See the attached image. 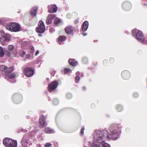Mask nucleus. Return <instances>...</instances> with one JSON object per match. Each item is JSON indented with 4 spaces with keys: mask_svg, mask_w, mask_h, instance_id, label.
<instances>
[{
    "mask_svg": "<svg viewBox=\"0 0 147 147\" xmlns=\"http://www.w3.org/2000/svg\"><path fill=\"white\" fill-rule=\"evenodd\" d=\"M6 27L8 30L15 32L19 31L20 28V25L15 22L7 24Z\"/></svg>",
    "mask_w": 147,
    "mask_h": 147,
    "instance_id": "nucleus-2",
    "label": "nucleus"
},
{
    "mask_svg": "<svg viewBox=\"0 0 147 147\" xmlns=\"http://www.w3.org/2000/svg\"><path fill=\"white\" fill-rule=\"evenodd\" d=\"M55 15L54 14H49L46 19V24L47 25L51 24L52 22V20L55 18Z\"/></svg>",
    "mask_w": 147,
    "mask_h": 147,
    "instance_id": "nucleus-12",
    "label": "nucleus"
},
{
    "mask_svg": "<svg viewBox=\"0 0 147 147\" xmlns=\"http://www.w3.org/2000/svg\"><path fill=\"white\" fill-rule=\"evenodd\" d=\"M108 61L106 59L104 60L103 62V64L104 65H107L108 64Z\"/></svg>",
    "mask_w": 147,
    "mask_h": 147,
    "instance_id": "nucleus-40",
    "label": "nucleus"
},
{
    "mask_svg": "<svg viewBox=\"0 0 147 147\" xmlns=\"http://www.w3.org/2000/svg\"><path fill=\"white\" fill-rule=\"evenodd\" d=\"M118 129L119 128L117 125H112L109 127L111 134L109 135H108V132L106 130L98 131L94 136V138L97 140L98 144H95L94 147H110L109 144L105 143L106 138L104 136L106 135L108 139H111V138L114 140H116L119 136L118 133Z\"/></svg>",
    "mask_w": 147,
    "mask_h": 147,
    "instance_id": "nucleus-1",
    "label": "nucleus"
},
{
    "mask_svg": "<svg viewBox=\"0 0 147 147\" xmlns=\"http://www.w3.org/2000/svg\"><path fill=\"white\" fill-rule=\"evenodd\" d=\"M38 36H41V34H39Z\"/></svg>",
    "mask_w": 147,
    "mask_h": 147,
    "instance_id": "nucleus-51",
    "label": "nucleus"
},
{
    "mask_svg": "<svg viewBox=\"0 0 147 147\" xmlns=\"http://www.w3.org/2000/svg\"><path fill=\"white\" fill-rule=\"evenodd\" d=\"M144 5H146V4H144Z\"/></svg>",
    "mask_w": 147,
    "mask_h": 147,
    "instance_id": "nucleus-54",
    "label": "nucleus"
},
{
    "mask_svg": "<svg viewBox=\"0 0 147 147\" xmlns=\"http://www.w3.org/2000/svg\"><path fill=\"white\" fill-rule=\"evenodd\" d=\"M80 73L79 72H77L76 73V75H79Z\"/></svg>",
    "mask_w": 147,
    "mask_h": 147,
    "instance_id": "nucleus-49",
    "label": "nucleus"
},
{
    "mask_svg": "<svg viewBox=\"0 0 147 147\" xmlns=\"http://www.w3.org/2000/svg\"><path fill=\"white\" fill-rule=\"evenodd\" d=\"M39 51L37 50L36 52L35 55L37 56L39 54Z\"/></svg>",
    "mask_w": 147,
    "mask_h": 147,
    "instance_id": "nucleus-46",
    "label": "nucleus"
},
{
    "mask_svg": "<svg viewBox=\"0 0 147 147\" xmlns=\"http://www.w3.org/2000/svg\"><path fill=\"white\" fill-rule=\"evenodd\" d=\"M13 102L16 104H18L22 101V97L21 95L19 94L16 93L13 95L12 96Z\"/></svg>",
    "mask_w": 147,
    "mask_h": 147,
    "instance_id": "nucleus-5",
    "label": "nucleus"
},
{
    "mask_svg": "<svg viewBox=\"0 0 147 147\" xmlns=\"http://www.w3.org/2000/svg\"><path fill=\"white\" fill-rule=\"evenodd\" d=\"M136 38L137 40L141 42L145 43V38L142 32L139 30L136 34Z\"/></svg>",
    "mask_w": 147,
    "mask_h": 147,
    "instance_id": "nucleus-6",
    "label": "nucleus"
},
{
    "mask_svg": "<svg viewBox=\"0 0 147 147\" xmlns=\"http://www.w3.org/2000/svg\"><path fill=\"white\" fill-rule=\"evenodd\" d=\"M45 117L43 115L41 116L40 117L39 122L40 124V126L42 128H43L45 125Z\"/></svg>",
    "mask_w": 147,
    "mask_h": 147,
    "instance_id": "nucleus-13",
    "label": "nucleus"
},
{
    "mask_svg": "<svg viewBox=\"0 0 147 147\" xmlns=\"http://www.w3.org/2000/svg\"><path fill=\"white\" fill-rule=\"evenodd\" d=\"M2 36H3L6 40H9L10 38V36L8 34H5L3 31H1L0 32Z\"/></svg>",
    "mask_w": 147,
    "mask_h": 147,
    "instance_id": "nucleus-19",
    "label": "nucleus"
},
{
    "mask_svg": "<svg viewBox=\"0 0 147 147\" xmlns=\"http://www.w3.org/2000/svg\"><path fill=\"white\" fill-rule=\"evenodd\" d=\"M121 76L122 78L125 80L129 79L131 76L130 72L127 70L123 71L121 73Z\"/></svg>",
    "mask_w": 147,
    "mask_h": 147,
    "instance_id": "nucleus-10",
    "label": "nucleus"
},
{
    "mask_svg": "<svg viewBox=\"0 0 147 147\" xmlns=\"http://www.w3.org/2000/svg\"><path fill=\"white\" fill-rule=\"evenodd\" d=\"M94 106V104H92V105H91V106L92 107V106Z\"/></svg>",
    "mask_w": 147,
    "mask_h": 147,
    "instance_id": "nucleus-52",
    "label": "nucleus"
},
{
    "mask_svg": "<svg viewBox=\"0 0 147 147\" xmlns=\"http://www.w3.org/2000/svg\"><path fill=\"white\" fill-rule=\"evenodd\" d=\"M56 101V100H53V102L54 103Z\"/></svg>",
    "mask_w": 147,
    "mask_h": 147,
    "instance_id": "nucleus-50",
    "label": "nucleus"
},
{
    "mask_svg": "<svg viewBox=\"0 0 147 147\" xmlns=\"http://www.w3.org/2000/svg\"><path fill=\"white\" fill-rule=\"evenodd\" d=\"M12 54L13 55L14 57H16L18 55V52L17 50L15 49L13 50V52H12Z\"/></svg>",
    "mask_w": 147,
    "mask_h": 147,
    "instance_id": "nucleus-34",
    "label": "nucleus"
},
{
    "mask_svg": "<svg viewBox=\"0 0 147 147\" xmlns=\"http://www.w3.org/2000/svg\"><path fill=\"white\" fill-rule=\"evenodd\" d=\"M51 144L50 143H46L45 144V146L46 147H49L51 146Z\"/></svg>",
    "mask_w": 147,
    "mask_h": 147,
    "instance_id": "nucleus-42",
    "label": "nucleus"
},
{
    "mask_svg": "<svg viewBox=\"0 0 147 147\" xmlns=\"http://www.w3.org/2000/svg\"><path fill=\"white\" fill-rule=\"evenodd\" d=\"M84 127H82V128L80 132V134L81 136H82L84 134Z\"/></svg>",
    "mask_w": 147,
    "mask_h": 147,
    "instance_id": "nucleus-39",
    "label": "nucleus"
},
{
    "mask_svg": "<svg viewBox=\"0 0 147 147\" xmlns=\"http://www.w3.org/2000/svg\"><path fill=\"white\" fill-rule=\"evenodd\" d=\"M26 58H30L31 56L30 54H27L26 55Z\"/></svg>",
    "mask_w": 147,
    "mask_h": 147,
    "instance_id": "nucleus-44",
    "label": "nucleus"
},
{
    "mask_svg": "<svg viewBox=\"0 0 147 147\" xmlns=\"http://www.w3.org/2000/svg\"><path fill=\"white\" fill-rule=\"evenodd\" d=\"M66 97L68 99H70L72 97V95L70 93H67L66 94Z\"/></svg>",
    "mask_w": 147,
    "mask_h": 147,
    "instance_id": "nucleus-36",
    "label": "nucleus"
},
{
    "mask_svg": "<svg viewBox=\"0 0 147 147\" xmlns=\"http://www.w3.org/2000/svg\"><path fill=\"white\" fill-rule=\"evenodd\" d=\"M122 7L124 10L126 11H128L131 9V4L129 2L125 1L122 3Z\"/></svg>",
    "mask_w": 147,
    "mask_h": 147,
    "instance_id": "nucleus-9",
    "label": "nucleus"
},
{
    "mask_svg": "<svg viewBox=\"0 0 147 147\" xmlns=\"http://www.w3.org/2000/svg\"><path fill=\"white\" fill-rule=\"evenodd\" d=\"M5 53L2 48L0 47V57H2L4 56Z\"/></svg>",
    "mask_w": 147,
    "mask_h": 147,
    "instance_id": "nucleus-25",
    "label": "nucleus"
},
{
    "mask_svg": "<svg viewBox=\"0 0 147 147\" xmlns=\"http://www.w3.org/2000/svg\"><path fill=\"white\" fill-rule=\"evenodd\" d=\"M80 80V77L79 76H77L75 77V82L77 83L79 80Z\"/></svg>",
    "mask_w": 147,
    "mask_h": 147,
    "instance_id": "nucleus-38",
    "label": "nucleus"
},
{
    "mask_svg": "<svg viewBox=\"0 0 147 147\" xmlns=\"http://www.w3.org/2000/svg\"><path fill=\"white\" fill-rule=\"evenodd\" d=\"M21 143L22 144H27L28 143V141L26 140L25 137H23L22 139V140L21 141Z\"/></svg>",
    "mask_w": 147,
    "mask_h": 147,
    "instance_id": "nucleus-27",
    "label": "nucleus"
},
{
    "mask_svg": "<svg viewBox=\"0 0 147 147\" xmlns=\"http://www.w3.org/2000/svg\"><path fill=\"white\" fill-rule=\"evenodd\" d=\"M12 143H11L9 145V147H17V142L12 140Z\"/></svg>",
    "mask_w": 147,
    "mask_h": 147,
    "instance_id": "nucleus-22",
    "label": "nucleus"
},
{
    "mask_svg": "<svg viewBox=\"0 0 147 147\" xmlns=\"http://www.w3.org/2000/svg\"><path fill=\"white\" fill-rule=\"evenodd\" d=\"M109 61L110 63L113 64L115 62V59L113 58H111L110 59Z\"/></svg>",
    "mask_w": 147,
    "mask_h": 147,
    "instance_id": "nucleus-35",
    "label": "nucleus"
},
{
    "mask_svg": "<svg viewBox=\"0 0 147 147\" xmlns=\"http://www.w3.org/2000/svg\"><path fill=\"white\" fill-rule=\"evenodd\" d=\"M84 147H86V146H85Z\"/></svg>",
    "mask_w": 147,
    "mask_h": 147,
    "instance_id": "nucleus-55",
    "label": "nucleus"
},
{
    "mask_svg": "<svg viewBox=\"0 0 147 147\" xmlns=\"http://www.w3.org/2000/svg\"><path fill=\"white\" fill-rule=\"evenodd\" d=\"M5 41V39L3 36L0 37V42L2 45H5L4 42Z\"/></svg>",
    "mask_w": 147,
    "mask_h": 147,
    "instance_id": "nucleus-28",
    "label": "nucleus"
},
{
    "mask_svg": "<svg viewBox=\"0 0 147 147\" xmlns=\"http://www.w3.org/2000/svg\"><path fill=\"white\" fill-rule=\"evenodd\" d=\"M12 139L8 138H6L3 140V143L6 146L9 147V144L12 143Z\"/></svg>",
    "mask_w": 147,
    "mask_h": 147,
    "instance_id": "nucleus-14",
    "label": "nucleus"
},
{
    "mask_svg": "<svg viewBox=\"0 0 147 147\" xmlns=\"http://www.w3.org/2000/svg\"><path fill=\"white\" fill-rule=\"evenodd\" d=\"M69 62L70 64L73 66H75L78 64L77 62L74 59H70L69 60Z\"/></svg>",
    "mask_w": 147,
    "mask_h": 147,
    "instance_id": "nucleus-21",
    "label": "nucleus"
},
{
    "mask_svg": "<svg viewBox=\"0 0 147 147\" xmlns=\"http://www.w3.org/2000/svg\"><path fill=\"white\" fill-rule=\"evenodd\" d=\"M29 49L30 50V52L32 54L34 53V47L32 46H30L29 47Z\"/></svg>",
    "mask_w": 147,
    "mask_h": 147,
    "instance_id": "nucleus-26",
    "label": "nucleus"
},
{
    "mask_svg": "<svg viewBox=\"0 0 147 147\" xmlns=\"http://www.w3.org/2000/svg\"><path fill=\"white\" fill-rule=\"evenodd\" d=\"M14 47L13 45H9L8 46V49L10 51H11L13 50Z\"/></svg>",
    "mask_w": 147,
    "mask_h": 147,
    "instance_id": "nucleus-30",
    "label": "nucleus"
},
{
    "mask_svg": "<svg viewBox=\"0 0 147 147\" xmlns=\"http://www.w3.org/2000/svg\"><path fill=\"white\" fill-rule=\"evenodd\" d=\"M74 22L75 24H77L78 22V19L75 20L74 21Z\"/></svg>",
    "mask_w": 147,
    "mask_h": 147,
    "instance_id": "nucleus-45",
    "label": "nucleus"
},
{
    "mask_svg": "<svg viewBox=\"0 0 147 147\" xmlns=\"http://www.w3.org/2000/svg\"><path fill=\"white\" fill-rule=\"evenodd\" d=\"M82 90L84 91H85L86 90V88L85 86H83L82 88Z\"/></svg>",
    "mask_w": 147,
    "mask_h": 147,
    "instance_id": "nucleus-48",
    "label": "nucleus"
},
{
    "mask_svg": "<svg viewBox=\"0 0 147 147\" xmlns=\"http://www.w3.org/2000/svg\"><path fill=\"white\" fill-rule=\"evenodd\" d=\"M5 54L7 55L9 57L11 55L12 52H11V51H9H9L7 50V51H5Z\"/></svg>",
    "mask_w": 147,
    "mask_h": 147,
    "instance_id": "nucleus-31",
    "label": "nucleus"
},
{
    "mask_svg": "<svg viewBox=\"0 0 147 147\" xmlns=\"http://www.w3.org/2000/svg\"><path fill=\"white\" fill-rule=\"evenodd\" d=\"M132 32L133 34H135V33L136 32V30H133Z\"/></svg>",
    "mask_w": 147,
    "mask_h": 147,
    "instance_id": "nucleus-47",
    "label": "nucleus"
},
{
    "mask_svg": "<svg viewBox=\"0 0 147 147\" xmlns=\"http://www.w3.org/2000/svg\"><path fill=\"white\" fill-rule=\"evenodd\" d=\"M4 118L5 120H8L9 118V117L7 115H6L4 117Z\"/></svg>",
    "mask_w": 147,
    "mask_h": 147,
    "instance_id": "nucleus-43",
    "label": "nucleus"
},
{
    "mask_svg": "<svg viewBox=\"0 0 147 147\" xmlns=\"http://www.w3.org/2000/svg\"><path fill=\"white\" fill-rule=\"evenodd\" d=\"M19 53L20 56L22 57H24L26 54L25 52L23 51H20Z\"/></svg>",
    "mask_w": 147,
    "mask_h": 147,
    "instance_id": "nucleus-33",
    "label": "nucleus"
},
{
    "mask_svg": "<svg viewBox=\"0 0 147 147\" xmlns=\"http://www.w3.org/2000/svg\"><path fill=\"white\" fill-rule=\"evenodd\" d=\"M84 34V36L86 35V34Z\"/></svg>",
    "mask_w": 147,
    "mask_h": 147,
    "instance_id": "nucleus-53",
    "label": "nucleus"
},
{
    "mask_svg": "<svg viewBox=\"0 0 147 147\" xmlns=\"http://www.w3.org/2000/svg\"><path fill=\"white\" fill-rule=\"evenodd\" d=\"M48 11L50 13H55L57 12L58 8L55 5H49L48 7Z\"/></svg>",
    "mask_w": 147,
    "mask_h": 147,
    "instance_id": "nucleus-11",
    "label": "nucleus"
},
{
    "mask_svg": "<svg viewBox=\"0 0 147 147\" xmlns=\"http://www.w3.org/2000/svg\"><path fill=\"white\" fill-rule=\"evenodd\" d=\"M61 20H60L58 18H57L55 19L54 22V24L56 25H57L58 24H59Z\"/></svg>",
    "mask_w": 147,
    "mask_h": 147,
    "instance_id": "nucleus-32",
    "label": "nucleus"
},
{
    "mask_svg": "<svg viewBox=\"0 0 147 147\" xmlns=\"http://www.w3.org/2000/svg\"><path fill=\"white\" fill-rule=\"evenodd\" d=\"M67 39V37L65 36H60L58 38V43L61 44L62 42L65 41Z\"/></svg>",
    "mask_w": 147,
    "mask_h": 147,
    "instance_id": "nucleus-17",
    "label": "nucleus"
},
{
    "mask_svg": "<svg viewBox=\"0 0 147 147\" xmlns=\"http://www.w3.org/2000/svg\"><path fill=\"white\" fill-rule=\"evenodd\" d=\"M116 109L118 111H122L123 110L122 107L120 105H117L115 106Z\"/></svg>",
    "mask_w": 147,
    "mask_h": 147,
    "instance_id": "nucleus-23",
    "label": "nucleus"
},
{
    "mask_svg": "<svg viewBox=\"0 0 147 147\" xmlns=\"http://www.w3.org/2000/svg\"><path fill=\"white\" fill-rule=\"evenodd\" d=\"M17 73L16 72L12 73L10 74H9L8 75V78L10 79H13L16 76Z\"/></svg>",
    "mask_w": 147,
    "mask_h": 147,
    "instance_id": "nucleus-24",
    "label": "nucleus"
},
{
    "mask_svg": "<svg viewBox=\"0 0 147 147\" xmlns=\"http://www.w3.org/2000/svg\"><path fill=\"white\" fill-rule=\"evenodd\" d=\"M34 70L31 67H28L26 68L24 71V73L27 76L30 77L32 76L34 74Z\"/></svg>",
    "mask_w": 147,
    "mask_h": 147,
    "instance_id": "nucleus-8",
    "label": "nucleus"
},
{
    "mask_svg": "<svg viewBox=\"0 0 147 147\" xmlns=\"http://www.w3.org/2000/svg\"><path fill=\"white\" fill-rule=\"evenodd\" d=\"M70 70V69H69L68 68H65L64 69V74H65L68 72Z\"/></svg>",
    "mask_w": 147,
    "mask_h": 147,
    "instance_id": "nucleus-37",
    "label": "nucleus"
},
{
    "mask_svg": "<svg viewBox=\"0 0 147 147\" xmlns=\"http://www.w3.org/2000/svg\"><path fill=\"white\" fill-rule=\"evenodd\" d=\"M38 10V9L35 7H33L31 9L30 12L32 16H35L36 15V13Z\"/></svg>",
    "mask_w": 147,
    "mask_h": 147,
    "instance_id": "nucleus-18",
    "label": "nucleus"
},
{
    "mask_svg": "<svg viewBox=\"0 0 147 147\" xmlns=\"http://www.w3.org/2000/svg\"><path fill=\"white\" fill-rule=\"evenodd\" d=\"M58 83L57 80L52 82L49 86L48 91H51L55 89L58 86Z\"/></svg>",
    "mask_w": 147,
    "mask_h": 147,
    "instance_id": "nucleus-7",
    "label": "nucleus"
},
{
    "mask_svg": "<svg viewBox=\"0 0 147 147\" xmlns=\"http://www.w3.org/2000/svg\"><path fill=\"white\" fill-rule=\"evenodd\" d=\"M38 26L36 29V32L40 33L44 32L45 30V27L43 22L42 21H39Z\"/></svg>",
    "mask_w": 147,
    "mask_h": 147,
    "instance_id": "nucleus-4",
    "label": "nucleus"
},
{
    "mask_svg": "<svg viewBox=\"0 0 147 147\" xmlns=\"http://www.w3.org/2000/svg\"><path fill=\"white\" fill-rule=\"evenodd\" d=\"M133 96L135 98H137L138 96V94L137 93H135L133 94Z\"/></svg>",
    "mask_w": 147,
    "mask_h": 147,
    "instance_id": "nucleus-41",
    "label": "nucleus"
},
{
    "mask_svg": "<svg viewBox=\"0 0 147 147\" xmlns=\"http://www.w3.org/2000/svg\"><path fill=\"white\" fill-rule=\"evenodd\" d=\"M74 30V28L71 26H68L65 28V32L67 34H69L73 32Z\"/></svg>",
    "mask_w": 147,
    "mask_h": 147,
    "instance_id": "nucleus-15",
    "label": "nucleus"
},
{
    "mask_svg": "<svg viewBox=\"0 0 147 147\" xmlns=\"http://www.w3.org/2000/svg\"><path fill=\"white\" fill-rule=\"evenodd\" d=\"M88 22L87 21H84L82 25V30L83 32L86 31L88 26Z\"/></svg>",
    "mask_w": 147,
    "mask_h": 147,
    "instance_id": "nucleus-16",
    "label": "nucleus"
},
{
    "mask_svg": "<svg viewBox=\"0 0 147 147\" xmlns=\"http://www.w3.org/2000/svg\"><path fill=\"white\" fill-rule=\"evenodd\" d=\"M13 69L14 68L12 66L8 67L3 65H0V70L4 72L5 74L7 75L11 73Z\"/></svg>",
    "mask_w": 147,
    "mask_h": 147,
    "instance_id": "nucleus-3",
    "label": "nucleus"
},
{
    "mask_svg": "<svg viewBox=\"0 0 147 147\" xmlns=\"http://www.w3.org/2000/svg\"><path fill=\"white\" fill-rule=\"evenodd\" d=\"M44 131L46 134H51L54 132L53 129L48 127H46L45 128Z\"/></svg>",
    "mask_w": 147,
    "mask_h": 147,
    "instance_id": "nucleus-20",
    "label": "nucleus"
},
{
    "mask_svg": "<svg viewBox=\"0 0 147 147\" xmlns=\"http://www.w3.org/2000/svg\"><path fill=\"white\" fill-rule=\"evenodd\" d=\"M82 61L84 63L86 64L88 63V60L87 58L84 57L82 58Z\"/></svg>",
    "mask_w": 147,
    "mask_h": 147,
    "instance_id": "nucleus-29",
    "label": "nucleus"
}]
</instances>
